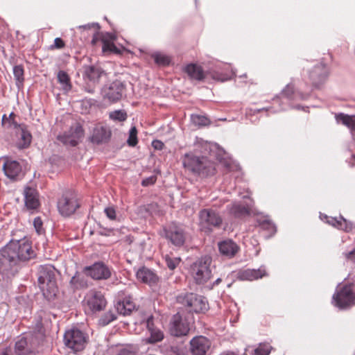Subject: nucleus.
Instances as JSON below:
<instances>
[{"label":"nucleus","instance_id":"5fc2aeb1","mask_svg":"<svg viewBox=\"0 0 355 355\" xmlns=\"http://www.w3.org/2000/svg\"><path fill=\"white\" fill-rule=\"evenodd\" d=\"M91 28H95L98 31L100 29V25L98 23L87 24L83 26H79L78 28L89 29Z\"/></svg>","mask_w":355,"mask_h":355},{"label":"nucleus","instance_id":"4c0bfd02","mask_svg":"<svg viewBox=\"0 0 355 355\" xmlns=\"http://www.w3.org/2000/svg\"><path fill=\"white\" fill-rule=\"evenodd\" d=\"M196 150L202 154H207L211 150V144L202 139H197L195 144Z\"/></svg>","mask_w":355,"mask_h":355},{"label":"nucleus","instance_id":"4d7b16f0","mask_svg":"<svg viewBox=\"0 0 355 355\" xmlns=\"http://www.w3.org/2000/svg\"><path fill=\"white\" fill-rule=\"evenodd\" d=\"M152 146L156 150H162L163 149L164 144L162 141L156 139L152 142Z\"/></svg>","mask_w":355,"mask_h":355},{"label":"nucleus","instance_id":"b1692460","mask_svg":"<svg viewBox=\"0 0 355 355\" xmlns=\"http://www.w3.org/2000/svg\"><path fill=\"white\" fill-rule=\"evenodd\" d=\"M266 275L264 268L261 267L258 269H245L239 270L237 273V277L243 281H253Z\"/></svg>","mask_w":355,"mask_h":355},{"label":"nucleus","instance_id":"cd10ccee","mask_svg":"<svg viewBox=\"0 0 355 355\" xmlns=\"http://www.w3.org/2000/svg\"><path fill=\"white\" fill-rule=\"evenodd\" d=\"M228 214L234 218H241L249 214V208L239 202H233L227 206Z\"/></svg>","mask_w":355,"mask_h":355},{"label":"nucleus","instance_id":"69168bd1","mask_svg":"<svg viewBox=\"0 0 355 355\" xmlns=\"http://www.w3.org/2000/svg\"><path fill=\"white\" fill-rule=\"evenodd\" d=\"M289 106H290V107H293L291 105V104H290V105H289ZM294 107H295V108H296V109H297V110H300V109L301 108V107H300V105H297V106Z\"/></svg>","mask_w":355,"mask_h":355},{"label":"nucleus","instance_id":"2eb2a0df","mask_svg":"<svg viewBox=\"0 0 355 355\" xmlns=\"http://www.w3.org/2000/svg\"><path fill=\"white\" fill-rule=\"evenodd\" d=\"M84 271L95 280H106L112 275L111 269L103 261H97L92 266L85 267Z\"/></svg>","mask_w":355,"mask_h":355},{"label":"nucleus","instance_id":"3c124183","mask_svg":"<svg viewBox=\"0 0 355 355\" xmlns=\"http://www.w3.org/2000/svg\"><path fill=\"white\" fill-rule=\"evenodd\" d=\"M64 46H65V44H64V41L61 38H60V37H56L54 40L53 44H52L50 46V49H60L63 48Z\"/></svg>","mask_w":355,"mask_h":355},{"label":"nucleus","instance_id":"4468645a","mask_svg":"<svg viewBox=\"0 0 355 355\" xmlns=\"http://www.w3.org/2000/svg\"><path fill=\"white\" fill-rule=\"evenodd\" d=\"M0 162H3L2 168L8 178L17 180L23 177L22 166L19 162L5 157L0 158Z\"/></svg>","mask_w":355,"mask_h":355},{"label":"nucleus","instance_id":"a211bd4d","mask_svg":"<svg viewBox=\"0 0 355 355\" xmlns=\"http://www.w3.org/2000/svg\"><path fill=\"white\" fill-rule=\"evenodd\" d=\"M211 347V341L203 336L193 338L190 341V349L193 355H206Z\"/></svg>","mask_w":355,"mask_h":355},{"label":"nucleus","instance_id":"5701e85b","mask_svg":"<svg viewBox=\"0 0 355 355\" xmlns=\"http://www.w3.org/2000/svg\"><path fill=\"white\" fill-rule=\"evenodd\" d=\"M136 276L138 280L150 286L157 284L159 281V277L156 273L145 266L140 268L137 271Z\"/></svg>","mask_w":355,"mask_h":355},{"label":"nucleus","instance_id":"e2e57ef3","mask_svg":"<svg viewBox=\"0 0 355 355\" xmlns=\"http://www.w3.org/2000/svg\"><path fill=\"white\" fill-rule=\"evenodd\" d=\"M97 36L96 34L94 35L93 36V38H92V44H95L96 43V41H97Z\"/></svg>","mask_w":355,"mask_h":355},{"label":"nucleus","instance_id":"f704fd0d","mask_svg":"<svg viewBox=\"0 0 355 355\" xmlns=\"http://www.w3.org/2000/svg\"><path fill=\"white\" fill-rule=\"evenodd\" d=\"M24 70L22 65H16L13 67V75L18 89H20L23 86L24 81Z\"/></svg>","mask_w":355,"mask_h":355},{"label":"nucleus","instance_id":"393cba45","mask_svg":"<svg viewBox=\"0 0 355 355\" xmlns=\"http://www.w3.org/2000/svg\"><path fill=\"white\" fill-rule=\"evenodd\" d=\"M218 250L223 256L230 259L236 255L239 247L234 241L227 239L218 243Z\"/></svg>","mask_w":355,"mask_h":355},{"label":"nucleus","instance_id":"6e6552de","mask_svg":"<svg viewBox=\"0 0 355 355\" xmlns=\"http://www.w3.org/2000/svg\"><path fill=\"white\" fill-rule=\"evenodd\" d=\"M87 343V336L77 328H72L65 331L64 343L67 347L74 353L83 350Z\"/></svg>","mask_w":355,"mask_h":355},{"label":"nucleus","instance_id":"473e14b6","mask_svg":"<svg viewBox=\"0 0 355 355\" xmlns=\"http://www.w3.org/2000/svg\"><path fill=\"white\" fill-rule=\"evenodd\" d=\"M19 139L17 145L19 148H26L31 144L32 136L24 125H19Z\"/></svg>","mask_w":355,"mask_h":355},{"label":"nucleus","instance_id":"603ef678","mask_svg":"<svg viewBox=\"0 0 355 355\" xmlns=\"http://www.w3.org/2000/svg\"><path fill=\"white\" fill-rule=\"evenodd\" d=\"M105 213L110 219L114 220L116 218V211L113 207L105 208Z\"/></svg>","mask_w":355,"mask_h":355},{"label":"nucleus","instance_id":"58836bf2","mask_svg":"<svg viewBox=\"0 0 355 355\" xmlns=\"http://www.w3.org/2000/svg\"><path fill=\"white\" fill-rule=\"evenodd\" d=\"M127 113L123 110H117L109 113V118L114 121L123 122L127 119Z\"/></svg>","mask_w":355,"mask_h":355},{"label":"nucleus","instance_id":"6ab92c4d","mask_svg":"<svg viewBox=\"0 0 355 355\" xmlns=\"http://www.w3.org/2000/svg\"><path fill=\"white\" fill-rule=\"evenodd\" d=\"M328 73V69L325 64L320 63L315 65L309 72V78L313 86L319 87L327 79Z\"/></svg>","mask_w":355,"mask_h":355},{"label":"nucleus","instance_id":"bb28decb","mask_svg":"<svg viewBox=\"0 0 355 355\" xmlns=\"http://www.w3.org/2000/svg\"><path fill=\"white\" fill-rule=\"evenodd\" d=\"M105 71L100 67L94 66H85L84 69V77L94 83H98L101 78L105 76Z\"/></svg>","mask_w":355,"mask_h":355},{"label":"nucleus","instance_id":"8fccbe9b","mask_svg":"<svg viewBox=\"0 0 355 355\" xmlns=\"http://www.w3.org/2000/svg\"><path fill=\"white\" fill-rule=\"evenodd\" d=\"M157 181V176L156 175H151L150 177H148L145 179H144L141 181V185L144 187H148L150 185L154 184Z\"/></svg>","mask_w":355,"mask_h":355},{"label":"nucleus","instance_id":"c9c22d12","mask_svg":"<svg viewBox=\"0 0 355 355\" xmlns=\"http://www.w3.org/2000/svg\"><path fill=\"white\" fill-rule=\"evenodd\" d=\"M58 80L61 85L63 90L69 92L71 89V85L70 82V78L67 72L64 71H60L58 73Z\"/></svg>","mask_w":355,"mask_h":355},{"label":"nucleus","instance_id":"2f4dec72","mask_svg":"<svg viewBox=\"0 0 355 355\" xmlns=\"http://www.w3.org/2000/svg\"><path fill=\"white\" fill-rule=\"evenodd\" d=\"M185 71L191 78L202 80L205 78V72L202 67L196 64H189L185 67Z\"/></svg>","mask_w":355,"mask_h":355},{"label":"nucleus","instance_id":"39448f33","mask_svg":"<svg viewBox=\"0 0 355 355\" xmlns=\"http://www.w3.org/2000/svg\"><path fill=\"white\" fill-rule=\"evenodd\" d=\"M309 96V92H295L294 88L292 84H288L286 87L282 90L281 94L279 96H277L276 98H273V103H278L279 104V107L276 110H273V107H270V109H255V110H250V114L251 112L253 114H255L257 113H259L261 111H270L272 113H275L279 111L285 110H286V107L283 105V104H286L290 103V101L295 99H300V100H305Z\"/></svg>","mask_w":355,"mask_h":355},{"label":"nucleus","instance_id":"f257e3e1","mask_svg":"<svg viewBox=\"0 0 355 355\" xmlns=\"http://www.w3.org/2000/svg\"><path fill=\"white\" fill-rule=\"evenodd\" d=\"M0 254L7 261L10 270L9 273L14 276L19 272L25 262L35 256L31 243L26 238L10 240L0 249Z\"/></svg>","mask_w":355,"mask_h":355},{"label":"nucleus","instance_id":"bf43d9fd","mask_svg":"<svg viewBox=\"0 0 355 355\" xmlns=\"http://www.w3.org/2000/svg\"><path fill=\"white\" fill-rule=\"evenodd\" d=\"M10 353H11L10 348L6 347L1 351L0 355H12Z\"/></svg>","mask_w":355,"mask_h":355},{"label":"nucleus","instance_id":"0e129e2a","mask_svg":"<svg viewBox=\"0 0 355 355\" xmlns=\"http://www.w3.org/2000/svg\"><path fill=\"white\" fill-rule=\"evenodd\" d=\"M220 355H236V354L232 352H227L221 353Z\"/></svg>","mask_w":355,"mask_h":355},{"label":"nucleus","instance_id":"864d4df0","mask_svg":"<svg viewBox=\"0 0 355 355\" xmlns=\"http://www.w3.org/2000/svg\"><path fill=\"white\" fill-rule=\"evenodd\" d=\"M213 78L224 82L230 78V76L227 74H219L218 73H214L213 74Z\"/></svg>","mask_w":355,"mask_h":355},{"label":"nucleus","instance_id":"9d476101","mask_svg":"<svg viewBox=\"0 0 355 355\" xmlns=\"http://www.w3.org/2000/svg\"><path fill=\"white\" fill-rule=\"evenodd\" d=\"M332 303L340 309H346L355 304V294L352 286L345 285L332 297Z\"/></svg>","mask_w":355,"mask_h":355},{"label":"nucleus","instance_id":"20e7f679","mask_svg":"<svg viewBox=\"0 0 355 355\" xmlns=\"http://www.w3.org/2000/svg\"><path fill=\"white\" fill-rule=\"evenodd\" d=\"M183 164L188 170L199 175L209 176L215 173L214 163L205 156L198 157L192 154H186Z\"/></svg>","mask_w":355,"mask_h":355},{"label":"nucleus","instance_id":"ddd939ff","mask_svg":"<svg viewBox=\"0 0 355 355\" xmlns=\"http://www.w3.org/2000/svg\"><path fill=\"white\" fill-rule=\"evenodd\" d=\"M84 136V130L81 125L77 123L72 125L62 135L58 136V139L65 145L77 146Z\"/></svg>","mask_w":355,"mask_h":355},{"label":"nucleus","instance_id":"a878e982","mask_svg":"<svg viewBox=\"0 0 355 355\" xmlns=\"http://www.w3.org/2000/svg\"><path fill=\"white\" fill-rule=\"evenodd\" d=\"M146 324L150 333V337L147 338V343H155L162 340L164 334L159 329L155 326L152 316L148 318Z\"/></svg>","mask_w":355,"mask_h":355},{"label":"nucleus","instance_id":"09e8293b","mask_svg":"<svg viewBox=\"0 0 355 355\" xmlns=\"http://www.w3.org/2000/svg\"><path fill=\"white\" fill-rule=\"evenodd\" d=\"M10 268L7 263H4L2 259L0 258V273L8 278L14 277L13 275L10 274Z\"/></svg>","mask_w":355,"mask_h":355},{"label":"nucleus","instance_id":"9b49d317","mask_svg":"<svg viewBox=\"0 0 355 355\" xmlns=\"http://www.w3.org/2000/svg\"><path fill=\"white\" fill-rule=\"evenodd\" d=\"M165 238L175 247L180 248L184 245L187 239L185 230L181 225L171 224L164 229Z\"/></svg>","mask_w":355,"mask_h":355},{"label":"nucleus","instance_id":"1a4fd4ad","mask_svg":"<svg viewBox=\"0 0 355 355\" xmlns=\"http://www.w3.org/2000/svg\"><path fill=\"white\" fill-rule=\"evenodd\" d=\"M199 226L205 232H211L214 228L220 227L223 219L213 209H203L199 211Z\"/></svg>","mask_w":355,"mask_h":355},{"label":"nucleus","instance_id":"680f3d73","mask_svg":"<svg viewBox=\"0 0 355 355\" xmlns=\"http://www.w3.org/2000/svg\"><path fill=\"white\" fill-rule=\"evenodd\" d=\"M221 282V279L220 278H217L213 283V286H217Z\"/></svg>","mask_w":355,"mask_h":355},{"label":"nucleus","instance_id":"ea45409f","mask_svg":"<svg viewBox=\"0 0 355 355\" xmlns=\"http://www.w3.org/2000/svg\"><path fill=\"white\" fill-rule=\"evenodd\" d=\"M191 120L192 123L198 126H205L209 124V119L205 116L198 114H191Z\"/></svg>","mask_w":355,"mask_h":355},{"label":"nucleus","instance_id":"c85d7f7f","mask_svg":"<svg viewBox=\"0 0 355 355\" xmlns=\"http://www.w3.org/2000/svg\"><path fill=\"white\" fill-rule=\"evenodd\" d=\"M337 123H341L350 129L352 136L355 139V119L354 116H349L343 113L337 114L335 116Z\"/></svg>","mask_w":355,"mask_h":355},{"label":"nucleus","instance_id":"e433bc0d","mask_svg":"<svg viewBox=\"0 0 355 355\" xmlns=\"http://www.w3.org/2000/svg\"><path fill=\"white\" fill-rule=\"evenodd\" d=\"M152 58L154 59L155 62L159 66H168L171 62L170 57L160 52L153 53Z\"/></svg>","mask_w":355,"mask_h":355},{"label":"nucleus","instance_id":"412c9836","mask_svg":"<svg viewBox=\"0 0 355 355\" xmlns=\"http://www.w3.org/2000/svg\"><path fill=\"white\" fill-rule=\"evenodd\" d=\"M171 334L176 337L187 335L189 331V327L187 322L183 321L181 317L177 314L173 318L170 327Z\"/></svg>","mask_w":355,"mask_h":355},{"label":"nucleus","instance_id":"f03ea898","mask_svg":"<svg viewBox=\"0 0 355 355\" xmlns=\"http://www.w3.org/2000/svg\"><path fill=\"white\" fill-rule=\"evenodd\" d=\"M45 334L41 320L37 321L33 330L17 337L14 347L15 355H35L44 339Z\"/></svg>","mask_w":355,"mask_h":355},{"label":"nucleus","instance_id":"f8f14e48","mask_svg":"<svg viewBox=\"0 0 355 355\" xmlns=\"http://www.w3.org/2000/svg\"><path fill=\"white\" fill-rule=\"evenodd\" d=\"M125 89V84L121 80H116L109 85H105L101 89V94L103 98L110 102H116L122 98Z\"/></svg>","mask_w":355,"mask_h":355},{"label":"nucleus","instance_id":"f3484780","mask_svg":"<svg viewBox=\"0 0 355 355\" xmlns=\"http://www.w3.org/2000/svg\"><path fill=\"white\" fill-rule=\"evenodd\" d=\"M182 303L189 307L191 311L195 313L204 312L208 309L206 299L192 293L186 294L182 298Z\"/></svg>","mask_w":355,"mask_h":355},{"label":"nucleus","instance_id":"6e6d98bb","mask_svg":"<svg viewBox=\"0 0 355 355\" xmlns=\"http://www.w3.org/2000/svg\"><path fill=\"white\" fill-rule=\"evenodd\" d=\"M343 254L347 260L355 262V248L350 252H344Z\"/></svg>","mask_w":355,"mask_h":355},{"label":"nucleus","instance_id":"aec40b11","mask_svg":"<svg viewBox=\"0 0 355 355\" xmlns=\"http://www.w3.org/2000/svg\"><path fill=\"white\" fill-rule=\"evenodd\" d=\"M112 135V132L110 128L103 125H96L90 137V141L93 144H101L107 143Z\"/></svg>","mask_w":355,"mask_h":355},{"label":"nucleus","instance_id":"423d86ee","mask_svg":"<svg viewBox=\"0 0 355 355\" xmlns=\"http://www.w3.org/2000/svg\"><path fill=\"white\" fill-rule=\"evenodd\" d=\"M211 257L205 255L198 259L191 266V272L198 284L206 283L211 277Z\"/></svg>","mask_w":355,"mask_h":355},{"label":"nucleus","instance_id":"c03bdc74","mask_svg":"<svg viewBox=\"0 0 355 355\" xmlns=\"http://www.w3.org/2000/svg\"><path fill=\"white\" fill-rule=\"evenodd\" d=\"M271 350V346L268 343H261L254 349L255 355H268Z\"/></svg>","mask_w":355,"mask_h":355},{"label":"nucleus","instance_id":"a19ab883","mask_svg":"<svg viewBox=\"0 0 355 355\" xmlns=\"http://www.w3.org/2000/svg\"><path fill=\"white\" fill-rule=\"evenodd\" d=\"M164 260L167 267L171 270H174L181 261L180 257H171L168 254L164 257Z\"/></svg>","mask_w":355,"mask_h":355},{"label":"nucleus","instance_id":"72a5a7b5","mask_svg":"<svg viewBox=\"0 0 355 355\" xmlns=\"http://www.w3.org/2000/svg\"><path fill=\"white\" fill-rule=\"evenodd\" d=\"M116 309L119 314L125 315L130 314L135 309V304L128 298L119 301L115 305Z\"/></svg>","mask_w":355,"mask_h":355},{"label":"nucleus","instance_id":"7c9ffc66","mask_svg":"<svg viewBox=\"0 0 355 355\" xmlns=\"http://www.w3.org/2000/svg\"><path fill=\"white\" fill-rule=\"evenodd\" d=\"M69 284L73 290L86 288L88 286L85 275L78 272H76L71 277Z\"/></svg>","mask_w":355,"mask_h":355},{"label":"nucleus","instance_id":"0eeeda50","mask_svg":"<svg viewBox=\"0 0 355 355\" xmlns=\"http://www.w3.org/2000/svg\"><path fill=\"white\" fill-rule=\"evenodd\" d=\"M80 206L76 193L71 190L63 192L57 203L59 213L64 217L73 214Z\"/></svg>","mask_w":355,"mask_h":355},{"label":"nucleus","instance_id":"c756f323","mask_svg":"<svg viewBox=\"0 0 355 355\" xmlns=\"http://www.w3.org/2000/svg\"><path fill=\"white\" fill-rule=\"evenodd\" d=\"M327 223L338 230H342L345 232H350L354 229L352 223L347 220L343 216H340L339 218H331L327 220Z\"/></svg>","mask_w":355,"mask_h":355},{"label":"nucleus","instance_id":"7ed1b4c3","mask_svg":"<svg viewBox=\"0 0 355 355\" xmlns=\"http://www.w3.org/2000/svg\"><path fill=\"white\" fill-rule=\"evenodd\" d=\"M55 268L52 265H41L37 270V281L43 295L51 299L58 291Z\"/></svg>","mask_w":355,"mask_h":355},{"label":"nucleus","instance_id":"79ce46f5","mask_svg":"<svg viewBox=\"0 0 355 355\" xmlns=\"http://www.w3.org/2000/svg\"><path fill=\"white\" fill-rule=\"evenodd\" d=\"M137 130L136 127L133 126L129 130V136L127 140V144L129 146L134 147L137 144Z\"/></svg>","mask_w":355,"mask_h":355},{"label":"nucleus","instance_id":"de8ad7c7","mask_svg":"<svg viewBox=\"0 0 355 355\" xmlns=\"http://www.w3.org/2000/svg\"><path fill=\"white\" fill-rule=\"evenodd\" d=\"M33 226L37 234L41 235L44 234L45 230L43 227V222L40 217L38 216L35 218L33 220Z\"/></svg>","mask_w":355,"mask_h":355},{"label":"nucleus","instance_id":"37998d69","mask_svg":"<svg viewBox=\"0 0 355 355\" xmlns=\"http://www.w3.org/2000/svg\"><path fill=\"white\" fill-rule=\"evenodd\" d=\"M258 223L259 226L263 229L268 230L270 233H275L276 232V226L275 225L272 223L270 220L268 219L264 220H258Z\"/></svg>","mask_w":355,"mask_h":355},{"label":"nucleus","instance_id":"13d9d810","mask_svg":"<svg viewBox=\"0 0 355 355\" xmlns=\"http://www.w3.org/2000/svg\"><path fill=\"white\" fill-rule=\"evenodd\" d=\"M223 164H224L225 167L227 168V170L229 171H231L234 170V168H239L238 165H236L234 163H230L228 161L223 162Z\"/></svg>","mask_w":355,"mask_h":355},{"label":"nucleus","instance_id":"a18cd8bd","mask_svg":"<svg viewBox=\"0 0 355 355\" xmlns=\"http://www.w3.org/2000/svg\"><path fill=\"white\" fill-rule=\"evenodd\" d=\"M102 50L104 53L113 52L119 53V51L113 42H110L107 40H103Z\"/></svg>","mask_w":355,"mask_h":355},{"label":"nucleus","instance_id":"49530a36","mask_svg":"<svg viewBox=\"0 0 355 355\" xmlns=\"http://www.w3.org/2000/svg\"><path fill=\"white\" fill-rule=\"evenodd\" d=\"M116 319L114 313L111 311L105 313L100 319V323L105 326Z\"/></svg>","mask_w":355,"mask_h":355},{"label":"nucleus","instance_id":"052dcab7","mask_svg":"<svg viewBox=\"0 0 355 355\" xmlns=\"http://www.w3.org/2000/svg\"><path fill=\"white\" fill-rule=\"evenodd\" d=\"M119 355H134V354L128 350H122L120 352Z\"/></svg>","mask_w":355,"mask_h":355},{"label":"nucleus","instance_id":"dca6fc26","mask_svg":"<svg viewBox=\"0 0 355 355\" xmlns=\"http://www.w3.org/2000/svg\"><path fill=\"white\" fill-rule=\"evenodd\" d=\"M86 309L92 313L101 311L105 307L106 300L99 291H91L85 298Z\"/></svg>","mask_w":355,"mask_h":355},{"label":"nucleus","instance_id":"4be33fe9","mask_svg":"<svg viewBox=\"0 0 355 355\" xmlns=\"http://www.w3.org/2000/svg\"><path fill=\"white\" fill-rule=\"evenodd\" d=\"M25 206L30 211H35L40 206L38 193L36 189L27 187L24 191Z\"/></svg>","mask_w":355,"mask_h":355}]
</instances>
